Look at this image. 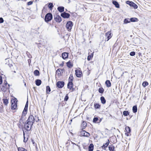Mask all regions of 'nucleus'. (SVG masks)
<instances>
[{"mask_svg":"<svg viewBox=\"0 0 151 151\" xmlns=\"http://www.w3.org/2000/svg\"><path fill=\"white\" fill-rule=\"evenodd\" d=\"M35 119L32 115H30L28 119L24 123V128L27 131L31 130L35 122Z\"/></svg>","mask_w":151,"mask_h":151,"instance_id":"f257e3e1","label":"nucleus"},{"mask_svg":"<svg viewBox=\"0 0 151 151\" xmlns=\"http://www.w3.org/2000/svg\"><path fill=\"white\" fill-rule=\"evenodd\" d=\"M52 16L50 13H48L45 15V22H47L50 21L52 19Z\"/></svg>","mask_w":151,"mask_h":151,"instance_id":"f03ea898","label":"nucleus"},{"mask_svg":"<svg viewBox=\"0 0 151 151\" xmlns=\"http://www.w3.org/2000/svg\"><path fill=\"white\" fill-rule=\"evenodd\" d=\"M80 135L81 137L84 136L86 137H89L90 134L89 132H86L85 130L82 129L80 132Z\"/></svg>","mask_w":151,"mask_h":151,"instance_id":"7ed1b4c3","label":"nucleus"},{"mask_svg":"<svg viewBox=\"0 0 151 151\" xmlns=\"http://www.w3.org/2000/svg\"><path fill=\"white\" fill-rule=\"evenodd\" d=\"M65 85V82L63 81H58L56 83L57 87L58 88H62Z\"/></svg>","mask_w":151,"mask_h":151,"instance_id":"20e7f679","label":"nucleus"},{"mask_svg":"<svg viewBox=\"0 0 151 151\" xmlns=\"http://www.w3.org/2000/svg\"><path fill=\"white\" fill-rule=\"evenodd\" d=\"M73 23L71 21H69L66 24V27L68 31H70L73 26Z\"/></svg>","mask_w":151,"mask_h":151,"instance_id":"39448f33","label":"nucleus"},{"mask_svg":"<svg viewBox=\"0 0 151 151\" xmlns=\"http://www.w3.org/2000/svg\"><path fill=\"white\" fill-rule=\"evenodd\" d=\"M126 3L129 4L130 6L134 7V9H137L138 7L132 1H127L126 2Z\"/></svg>","mask_w":151,"mask_h":151,"instance_id":"423d86ee","label":"nucleus"},{"mask_svg":"<svg viewBox=\"0 0 151 151\" xmlns=\"http://www.w3.org/2000/svg\"><path fill=\"white\" fill-rule=\"evenodd\" d=\"M75 74L77 77L80 78L82 74V72L79 70H75Z\"/></svg>","mask_w":151,"mask_h":151,"instance_id":"0eeeda50","label":"nucleus"},{"mask_svg":"<svg viewBox=\"0 0 151 151\" xmlns=\"http://www.w3.org/2000/svg\"><path fill=\"white\" fill-rule=\"evenodd\" d=\"M61 16L64 18H68L70 17V15L69 14L64 12L61 14Z\"/></svg>","mask_w":151,"mask_h":151,"instance_id":"6e6552de","label":"nucleus"},{"mask_svg":"<svg viewBox=\"0 0 151 151\" xmlns=\"http://www.w3.org/2000/svg\"><path fill=\"white\" fill-rule=\"evenodd\" d=\"M110 141L109 139H107V142L105 144H104L101 146L102 148L106 150V148L109 145Z\"/></svg>","mask_w":151,"mask_h":151,"instance_id":"1a4fd4ad","label":"nucleus"},{"mask_svg":"<svg viewBox=\"0 0 151 151\" xmlns=\"http://www.w3.org/2000/svg\"><path fill=\"white\" fill-rule=\"evenodd\" d=\"M68 53L64 52L62 53V57L63 59H65L68 58Z\"/></svg>","mask_w":151,"mask_h":151,"instance_id":"9d476101","label":"nucleus"},{"mask_svg":"<svg viewBox=\"0 0 151 151\" xmlns=\"http://www.w3.org/2000/svg\"><path fill=\"white\" fill-rule=\"evenodd\" d=\"M55 20L57 22H60L62 20L61 18L59 15H56L54 18Z\"/></svg>","mask_w":151,"mask_h":151,"instance_id":"9b49d317","label":"nucleus"},{"mask_svg":"<svg viewBox=\"0 0 151 151\" xmlns=\"http://www.w3.org/2000/svg\"><path fill=\"white\" fill-rule=\"evenodd\" d=\"M66 65L67 67L69 68H71L73 66V64L72 63V61L70 60L67 62L66 63Z\"/></svg>","mask_w":151,"mask_h":151,"instance_id":"f8f14e48","label":"nucleus"},{"mask_svg":"<svg viewBox=\"0 0 151 151\" xmlns=\"http://www.w3.org/2000/svg\"><path fill=\"white\" fill-rule=\"evenodd\" d=\"M8 87H6L4 86V85L2 86V87L1 88V90L2 91H4V92H5L9 88V87L10 86V85L8 84Z\"/></svg>","mask_w":151,"mask_h":151,"instance_id":"ddd939ff","label":"nucleus"},{"mask_svg":"<svg viewBox=\"0 0 151 151\" xmlns=\"http://www.w3.org/2000/svg\"><path fill=\"white\" fill-rule=\"evenodd\" d=\"M73 86V82H68L67 84V88L69 90H71V89Z\"/></svg>","mask_w":151,"mask_h":151,"instance_id":"4468645a","label":"nucleus"},{"mask_svg":"<svg viewBox=\"0 0 151 151\" xmlns=\"http://www.w3.org/2000/svg\"><path fill=\"white\" fill-rule=\"evenodd\" d=\"M35 83L37 86H39L41 84L42 81L40 79H37L35 80Z\"/></svg>","mask_w":151,"mask_h":151,"instance_id":"2eb2a0df","label":"nucleus"},{"mask_svg":"<svg viewBox=\"0 0 151 151\" xmlns=\"http://www.w3.org/2000/svg\"><path fill=\"white\" fill-rule=\"evenodd\" d=\"M94 148V145L93 144H90L88 146V151H93Z\"/></svg>","mask_w":151,"mask_h":151,"instance_id":"dca6fc26","label":"nucleus"},{"mask_svg":"<svg viewBox=\"0 0 151 151\" xmlns=\"http://www.w3.org/2000/svg\"><path fill=\"white\" fill-rule=\"evenodd\" d=\"M105 84L106 87L108 88L110 87L111 86V83L110 81L109 80H106L105 82Z\"/></svg>","mask_w":151,"mask_h":151,"instance_id":"f3484780","label":"nucleus"},{"mask_svg":"<svg viewBox=\"0 0 151 151\" xmlns=\"http://www.w3.org/2000/svg\"><path fill=\"white\" fill-rule=\"evenodd\" d=\"M26 117L22 115L19 119V123H21L22 122L24 123V121L25 120Z\"/></svg>","mask_w":151,"mask_h":151,"instance_id":"a211bd4d","label":"nucleus"},{"mask_svg":"<svg viewBox=\"0 0 151 151\" xmlns=\"http://www.w3.org/2000/svg\"><path fill=\"white\" fill-rule=\"evenodd\" d=\"M82 129H84L87 126V123L86 122L83 121L81 124Z\"/></svg>","mask_w":151,"mask_h":151,"instance_id":"6ab92c4d","label":"nucleus"},{"mask_svg":"<svg viewBox=\"0 0 151 151\" xmlns=\"http://www.w3.org/2000/svg\"><path fill=\"white\" fill-rule=\"evenodd\" d=\"M100 100L101 101V103L103 104H105L106 103V100L104 97L103 96H101L100 97Z\"/></svg>","mask_w":151,"mask_h":151,"instance_id":"aec40b11","label":"nucleus"},{"mask_svg":"<svg viewBox=\"0 0 151 151\" xmlns=\"http://www.w3.org/2000/svg\"><path fill=\"white\" fill-rule=\"evenodd\" d=\"M74 79L73 74H71L70 75V76L68 78V82H73V79Z\"/></svg>","mask_w":151,"mask_h":151,"instance_id":"412c9836","label":"nucleus"},{"mask_svg":"<svg viewBox=\"0 0 151 151\" xmlns=\"http://www.w3.org/2000/svg\"><path fill=\"white\" fill-rule=\"evenodd\" d=\"M17 107V104H12L11 109L12 110H15Z\"/></svg>","mask_w":151,"mask_h":151,"instance_id":"4be33fe9","label":"nucleus"},{"mask_svg":"<svg viewBox=\"0 0 151 151\" xmlns=\"http://www.w3.org/2000/svg\"><path fill=\"white\" fill-rule=\"evenodd\" d=\"M112 3L115 6L116 8H119V5L117 2L113 0L112 1Z\"/></svg>","mask_w":151,"mask_h":151,"instance_id":"5701e85b","label":"nucleus"},{"mask_svg":"<svg viewBox=\"0 0 151 151\" xmlns=\"http://www.w3.org/2000/svg\"><path fill=\"white\" fill-rule=\"evenodd\" d=\"M51 91V89L50 87L48 86L46 87V93L47 94H50V92Z\"/></svg>","mask_w":151,"mask_h":151,"instance_id":"b1692460","label":"nucleus"},{"mask_svg":"<svg viewBox=\"0 0 151 151\" xmlns=\"http://www.w3.org/2000/svg\"><path fill=\"white\" fill-rule=\"evenodd\" d=\"M94 107L96 109H99L101 107V105L98 103H95L94 104Z\"/></svg>","mask_w":151,"mask_h":151,"instance_id":"393cba45","label":"nucleus"},{"mask_svg":"<svg viewBox=\"0 0 151 151\" xmlns=\"http://www.w3.org/2000/svg\"><path fill=\"white\" fill-rule=\"evenodd\" d=\"M132 111L135 113L137 112V105H134L132 107Z\"/></svg>","mask_w":151,"mask_h":151,"instance_id":"a878e982","label":"nucleus"},{"mask_svg":"<svg viewBox=\"0 0 151 151\" xmlns=\"http://www.w3.org/2000/svg\"><path fill=\"white\" fill-rule=\"evenodd\" d=\"M109 150L110 151H114L115 147L112 145H110L108 147Z\"/></svg>","mask_w":151,"mask_h":151,"instance_id":"bb28decb","label":"nucleus"},{"mask_svg":"<svg viewBox=\"0 0 151 151\" xmlns=\"http://www.w3.org/2000/svg\"><path fill=\"white\" fill-rule=\"evenodd\" d=\"M34 75L36 76H39L40 75L39 71L37 70H35L33 72Z\"/></svg>","mask_w":151,"mask_h":151,"instance_id":"cd10ccee","label":"nucleus"},{"mask_svg":"<svg viewBox=\"0 0 151 151\" xmlns=\"http://www.w3.org/2000/svg\"><path fill=\"white\" fill-rule=\"evenodd\" d=\"M93 52L88 55L87 57V60L88 61L90 60L93 58Z\"/></svg>","mask_w":151,"mask_h":151,"instance_id":"c85d7f7f","label":"nucleus"},{"mask_svg":"<svg viewBox=\"0 0 151 151\" xmlns=\"http://www.w3.org/2000/svg\"><path fill=\"white\" fill-rule=\"evenodd\" d=\"M64 8L63 6H59L58 8V10L60 12H62L64 11Z\"/></svg>","mask_w":151,"mask_h":151,"instance_id":"c756f323","label":"nucleus"},{"mask_svg":"<svg viewBox=\"0 0 151 151\" xmlns=\"http://www.w3.org/2000/svg\"><path fill=\"white\" fill-rule=\"evenodd\" d=\"M106 37L107 38H111L112 36V34H111L110 32H108L106 34Z\"/></svg>","mask_w":151,"mask_h":151,"instance_id":"7c9ffc66","label":"nucleus"},{"mask_svg":"<svg viewBox=\"0 0 151 151\" xmlns=\"http://www.w3.org/2000/svg\"><path fill=\"white\" fill-rule=\"evenodd\" d=\"M99 120V117H94L93 118V123H98V121Z\"/></svg>","mask_w":151,"mask_h":151,"instance_id":"2f4dec72","label":"nucleus"},{"mask_svg":"<svg viewBox=\"0 0 151 151\" xmlns=\"http://www.w3.org/2000/svg\"><path fill=\"white\" fill-rule=\"evenodd\" d=\"M129 112L128 111H124L123 112V114L125 116L129 115Z\"/></svg>","mask_w":151,"mask_h":151,"instance_id":"473e14b6","label":"nucleus"},{"mask_svg":"<svg viewBox=\"0 0 151 151\" xmlns=\"http://www.w3.org/2000/svg\"><path fill=\"white\" fill-rule=\"evenodd\" d=\"M4 104L6 106L8 103V100L6 99H2Z\"/></svg>","mask_w":151,"mask_h":151,"instance_id":"72a5a7b5","label":"nucleus"},{"mask_svg":"<svg viewBox=\"0 0 151 151\" xmlns=\"http://www.w3.org/2000/svg\"><path fill=\"white\" fill-rule=\"evenodd\" d=\"M125 130L126 132L128 133H130L131 132L130 128L128 126L126 127Z\"/></svg>","mask_w":151,"mask_h":151,"instance_id":"f704fd0d","label":"nucleus"},{"mask_svg":"<svg viewBox=\"0 0 151 151\" xmlns=\"http://www.w3.org/2000/svg\"><path fill=\"white\" fill-rule=\"evenodd\" d=\"M104 90L102 87L99 88L98 89V91L99 93L102 94L104 92Z\"/></svg>","mask_w":151,"mask_h":151,"instance_id":"c9c22d12","label":"nucleus"},{"mask_svg":"<svg viewBox=\"0 0 151 151\" xmlns=\"http://www.w3.org/2000/svg\"><path fill=\"white\" fill-rule=\"evenodd\" d=\"M11 101L12 103V104H17L18 100L16 98H14V99H13L11 100Z\"/></svg>","mask_w":151,"mask_h":151,"instance_id":"e433bc0d","label":"nucleus"},{"mask_svg":"<svg viewBox=\"0 0 151 151\" xmlns=\"http://www.w3.org/2000/svg\"><path fill=\"white\" fill-rule=\"evenodd\" d=\"M60 70V69H58L56 71V75H58V76H61V73Z\"/></svg>","mask_w":151,"mask_h":151,"instance_id":"4c0bfd02","label":"nucleus"},{"mask_svg":"<svg viewBox=\"0 0 151 151\" xmlns=\"http://www.w3.org/2000/svg\"><path fill=\"white\" fill-rule=\"evenodd\" d=\"M149 84L148 82L147 81H144L142 83V86L144 87H145Z\"/></svg>","mask_w":151,"mask_h":151,"instance_id":"58836bf2","label":"nucleus"},{"mask_svg":"<svg viewBox=\"0 0 151 151\" xmlns=\"http://www.w3.org/2000/svg\"><path fill=\"white\" fill-rule=\"evenodd\" d=\"M130 20L132 22H136L138 21V20L136 18H130Z\"/></svg>","mask_w":151,"mask_h":151,"instance_id":"ea45409f","label":"nucleus"},{"mask_svg":"<svg viewBox=\"0 0 151 151\" xmlns=\"http://www.w3.org/2000/svg\"><path fill=\"white\" fill-rule=\"evenodd\" d=\"M27 111H28L27 110H25V109H24V110L22 111V115L23 116H25L27 114Z\"/></svg>","mask_w":151,"mask_h":151,"instance_id":"a19ab883","label":"nucleus"},{"mask_svg":"<svg viewBox=\"0 0 151 151\" xmlns=\"http://www.w3.org/2000/svg\"><path fill=\"white\" fill-rule=\"evenodd\" d=\"M18 151H27V150L24 148L19 147L18 148Z\"/></svg>","mask_w":151,"mask_h":151,"instance_id":"79ce46f5","label":"nucleus"},{"mask_svg":"<svg viewBox=\"0 0 151 151\" xmlns=\"http://www.w3.org/2000/svg\"><path fill=\"white\" fill-rule=\"evenodd\" d=\"M28 101L27 100L26 102V104L25 106V107L24 108V109L28 110Z\"/></svg>","mask_w":151,"mask_h":151,"instance_id":"37998d69","label":"nucleus"},{"mask_svg":"<svg viewBox=\"0 0 151 151\" xmlns=\"http://www.w3.org/2000/svg\"><path fill=\"white\" fill-rule=\"evenodd\" d=\"M69 98L68 94H66L64 98V100L65 101H67L68 100Z\"/></svg>","mask_w":151,"mask_h":151,"instance_id":"c03bdc74","label":"nucleus"},{"mask_svg":"<svg viewBox=\"0 0 151 151\" xmlns=\"http://www.w3.org/2000/svg\"><path fill=\"white\" fill-rule=\"evenodd\" d=\"M23 136H24V140H23V141L24 142H27V139H28V138H27L26 139V138L25 137V133H24V132H23Z\"/></svg>","mask_w":151,"mask_h":151,"instance_id":"a18cd8bd","label":"nucleus"},{"mask_svg":"<svg viewBox=\"0 0 151 151\" xmlns=\"http://www.w3.org/2000/svg\"><path fill=\"white\" fill-rule=\"evenodd\" d=\"M53 7L52 3H49L48 5V7L50 9H52Z\"/></svg>","mask_w":151,"mask_h":151,"instance_id":"49530a36","label":"nucleus"},{"mask_svg":"<svg viewBox=\"0 0 151 151\" xmlns=\"http://www.w3.org/2000/svg\"><path fill=\"white\" fill-rule=\"evenodd\" d=\"M129 55L131 56H134L135 55V52L134 51H132L130 53Z\"/></svg>","mask_w":151,"mask_h":151,"instance_id":"de8ad7c7","label":"nucleus"},{"mask_svg":"<svg viewBox=\"0 0 151 151\" xmlns=\"http://www.w3.org/2000/svg\"><path fill=\"white\" fill-rule=\"evenodd\" d=\"M27 54L29 58H32V55L29 53V52H27Z\"/></svg>","mask_w":151,"mask_h":151,"instance_id":"09e8293b","label":"nucleus"},{"mask_svg":"<svg viewBox=\"0 0 151 151\" xmlns=\"http://www.w3.org/2000/svg\"><path fill=\"white\" fill-rule=\"evenodd\" d=\"M72 142V143L73 144V145H76V146H78V149H79L80 150V146L78 145H77V144H76L74 142ZM73 147H74V146L73 145Z\"/></svg>","mask_w":151,"mask_h":151,"instance_id":"8fccbe9b","label":"nucleus"},{"mask_svg":"<svg viewBox=\"0 0 151 151\" xmlns=\"http://www.w3.org/2000/svg\"><path fill=\"white\" fill-rule=\"evenodd\" d=\"M3 82L2 77L0 76V85H1Z\"/></svg>","mask_w":151,"mask_h":151,"instance_id":"3c124183","label":"nucleus"},{"mask_svg":"<svg viewBox=\"0 0 151 151\" xmlns=\"http://www.w3.org/2000/svg\"><path fill=\"white\" fill-rule=\"evenodd\" d=\"M129 22H130L128 20V19H125L124 21V23H125V24Z\"/></svg>","mask_w":151,"mask_h":151,"instance_id":"603ef678","label":"nucleus"},{"mask_svg":"<svg viewBox=\"0 0 151 151\" xmlns=\"http://www.w3.org/2000/svg\"><path fill=\"white\" fill-rule=\"evenodd\" d=\"M33 4V2L32 1H30L28 2L27 5H32Z\"/></svg>","mask_w":151,"mask_h":151,"instance_id":"864d4df0","label":"nucleus"},{"mask_svg":"<svg viewBox=\"0 0 151 151\" xmlns=\"http://www.w3.org/2000/svg\"><path fill=\"white\" fill-rule=\"evenodd\" d=\"M4 22V20L2 18H0V23H2Z\"/></svg>","mask_w":151,"mask_h":151,"instance_id":"5fc2aeb1","label":"nucleus"},{"mask_svg":"<svg viewBox=\"0 0 151 151\" xmlns=\"http://www.w3.org/2000/svg\"><path fill=\"white\" fill-rule=\"evenodd\" d=\"M70 143L69 140H68L67 142L65 143V145H67L66 146H68L69 145L68 144Z\"/></svg>","mask_w":151,"mask_h":151,"instance_id":"6e6d98bb","label":"nucleus"},{"mask_svg":"<svg viewBox=\"0 0 151 151\" xmlns=\"http://www.w3.org/2000/svg\"><path fill=\"white\" fill-rule=\"evenodd\" d=\"M83 148L85 149H86V150L87 149V146H86V145H83Z\"/></svg>","mask_w":151,"mask_h":151,"instance_id":"4d7b16f0","label":"nucleus"},{"mask_svg":"<svg viewBox=\"0 0 151 151\" xmlns=\"http://www.w3.org/2000/svg\"><path fill=\"white\" fill-rule=\"evenodd\" d=\"M64 64V61H63V62H62V63L61 64H60V66H62H62H63Z\"/></svg>","mask_w":151,"mask_h":151,"instance_id":"13d9d810","label":"nucleus"},{"mask_svg":"<svg viewBox=\"0 0 151 151\" xmlns=\"http://www.w3.org/2000/svg\"><path fill=\"white\" fill-rule=\"evenodd\" d=\"M5 82H6L5 83H4V86H5L6 87V86L8 84L7 83V82L6 81H5Z\"/></svg>","mask_w":151,"mask_h":151,"instance_id":"bf43d9fd","label":"nucleus"},{"mask_svg":"<svg viewBox=\"0 0 151 151\" xmlns=\"http://www.w3.org/2000/svg\"><path fill=\"white\" fill-rule=\"evenodd\" d=\"M60 70L61 71V73L62 72V73L65 70L64 69H60Z\"/></svg>","mask_w":151,"mask_h":151,"instance_id":"052dcab7","label":"nucleus"},{"mask_svg":"<svg viewBox=\"0 0 151 151\" xmlns=\"http://www.w3.org/2000/svg\"><path fill=\"white\" fill-rule=\"evenodd\" d=\"M128 133V132H126L125 133V134L126 135H127V136H129V133Z\"/></svg>","mask_w":151,"mask_h":151,"instance_id":"680f3d73","label":"nucleus"},{"mask_svg":"<svg viewBox=\"0 0 151 151\" xmlns=\"http://www.w3.org/2000/svg\"><path fill=\"white\" fill-rule=\"evenodd\" d=\"M2 108H3V106H1L0 107V111L1 112V111L2 110Z\"/></svg>","mask_w":151,"mask_h":151,"instance_id":"e2e57ef3","label":"nucleus"},{"mask_svg":"<svg viewBox=\"0 0 151 151\" xmlns=\"http://www.w3.org/2000/svg\"><path fill=\"white\" fill-rule=\"evenodd\" d=\"M71 90H72V91H75V88H73V87L71 89Z\"/></svg>","mask_w":151,"mask_h":151,"instance_id":"0e129e2a","label":"nucleus"},{"mask_svg":"<svg viewBox=\"0 0 151 151\" xmlns=\"http://www.w3.org/2000/svg\"><path fill=\"white\" fill-rule=\"evenodd\" d=\"M32 144L34 145H35V142L33 139H32Z\"/></svg>","mask_w":151,"mask_h":151,"instance_id":"69168bd1","label":"nucleus"},{"mask_svg":"<svg viewBox=\"0 0 151 151\" xmlns=\"http://www.w3.org/2000/svg\"><path fill=\"white\" fill-rule=\"evenodd\" d=\"M41 40H39V42H40L39 43H37V42H36V44H41L42 43H41Z\"/></svg>","mask_w":151,"mask_h":151,"instance_id":"338daca9","label":"nucleus"},{"mask_svg":"<svg viewBox=\"0 0 151 151\" xmlns=\"http://www.w3.org/2000/svg\"><path fill=\"white\" fill-rule=\"evenodd\" d=\"M102 120V119H99V122H98V123H100Z\"/></svg>","mask_w":151,"mask_h":151,"instance_id":"774afa93","label":"nucleus"}]
</instances>
